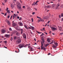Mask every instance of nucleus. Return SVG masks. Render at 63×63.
Segmentation results:
<instances>
[{
    "label": "nucleus",
    "mask_w": 63,
    "mask_h": 63,
    "mask_svg": "<svg viewBox=\"0 0 63 63\" xmlns=\"http://www.w3.org/2000/svg\"><path fill=\"white\" fill-rule=\"evenodd\" d=\"M41 49L42 50L44 49V50H45V49H46V48L44 47H43V42L42 41L41 42Z\"/></svg>",
    "instance_id": "f257e3e1"
},
{
    "label": "nucleus",
    "mask_w": 63,
    "mask_h": 63,
    "mask_svg": "<svg viewBox=\"0 0 63 63\" xmlns=\"http://www.w3.org/2000/svg\"><path fill=\"white\" fill-rule=\"evenodd\" d=\"M24 46V44H20L19 45V48H21L22 47H23Z\"/></svg>",
    "instance_id": "f03ea898"
},
{
    "label": "nucleus",
    "mask_w": 63,
    "mask_h": 63,
    "mask_svg": "<svg viewBox=\"0 0 63 63\" xmlns=\"http://www.w3.org/2000/svg\"><path fill=\"white\" fill-rule=\"evenodd\" d=\"M21 42V39H18L16 41V42L17 44H20Z\"/></svg>",
    "instance_id": "7ed1b4c3"
},
{
    "label": "nucleus",
    "mask_w": 63,
    "mask_h": 63,
    "mask_svg": "<svg viewBox=\"0 0 63 63\" xmlns=\"http://www.w3.org/2000/svg\"><path fill=\"white\" fill-rule=\"evenodd\" d=\"M23 37L25 39H26V35L25 33H23L22 34Z\"/></svg>",
    "instance_id": "20e7f679"
},
{
    "label": "nucleus",
    "mask_w": 63,
    "mask_h": 63,
    "mask_svg": "<svg viewBox=\"0 0 63 63\" xmlns=\"http://www.w3.org/2000/svg\"><path fill=\"white\" fill-rule=\"evenodd\" d=\"M17 9L19 10H21V5L17 6Z\"/></svg>",
    "instance_id": "39448f33"
},
{
    "label": "nucleus",
    "mask_w": 63,
    "mask_h": 63,
    "mask_svg": "<svg viewBox=\"0 0 63 63\" xmlns=\"http://www.w3.org/2000/svg\"><path fill=\"white\" fill-rule=\"evenodd\" d=\"M16 6H20L21 5V4H20V2H19L17 1L16 2Z\"/></svg>",
    "instance_id": "423d86ee"
},
{
    "label": "nucleus",
    "mask_w": 63,
    "mask_h": 63,
    "mask_svg": "<svg viewBox=\"0 0 63 63\" xmlns=\"http://www.w3.org/2000/svg\"><path fill=\"white\" fill-rule=\"evenodd\" d=\"M52 30L53 31H54V30H57V28L53 27L52 29Z\"/></svg>",
    "instance_id": "0eeeda50"
},
{
    "label": "nucleus",
    "mask_w": 63,
    "mask_h": 63,
    "mask_svg": "<svg viewBox=\"0 0 63 63\" xmlns=\"http://www.w3.org/2000/svg\"><path fill=\"white\" fill-rule=\"evenodd\" d=\"M38 2H39V1H37L35 3H33L32 4V5L33 6H35V5H37L38 4H37V3Z\"/></svg>",
    "instance_id": "6e6552de"
},
{
    "label": "nucleus",
    "mask_w": 63,
    "mask_h": 63,
    "mask_svg": "<svg viewBox=\"0 0 63 63\" xmlns=\"http://www.w3.org/2000/svg\"><path fill=\"white\" fill-rule=\"evenodd\" d=\"M56 6V4H53L52 5V7L53 9H55V7Z\"/></svg>",
    "instance_id": "1a4fd4ad"
},
{
    "label": "nucleus",
    "mask_w": 63,
    "mask_h": 63,
    "mask_svg": "<svg viewBox=\"0 0 63 63\" xmlns=\"http://www.w3.org/2000/svg\"><path fill=\"white\" fill-rule=\"evenodd\" d=\"M18 24L19 25H20V26H22L23 25V24H22V22H19L18 23Z\"/></svg>",
    "instance_id": "9d476101"
},
{
    "label": "nucleus",
    "mask_w": 63,
    "mask_h": 63,
    "mask_svg": "<svg viewBox=\"0 0 63 63\" xmlns=\"http://www.w3.org/2000/svg\"><path fill=\"white\" fill-rule=\"evenodd\" d=\"M1 32L2 33H5L6 32V31L4 29L1 30Z\"/></svg>",
    "instance_id": "9b49d317"
},
{
    "label": "nucleus",
    "mask_w": 63,
    "mask_h": 63,
    "mask_svg": "<svg viewBox=\"0 0 63 63\" xmlns=\"http://www.w3.org/2000/svg\"><path fill=\"white\" fill-rule=\"evenodd\" d=\"M5 37H7V38H9V37L10 36V34H5Z\"/></svg>",
    "instance_id": "f8f14e48"
},
{
    "label": "nucleus",
    "mask_w": 63,
    "mask_h": 63,
    "mask_svg": "<svg viewBox=\"0 0 63 63\" xmlns=\"http://www.w3.org/2000/svg\"><path fill=\"white\" fill-rule=\"evenodd\" d=\"M16 24L15 23H13L12 24V26L13 27H14L15 26H16Z\"/></svg>",
    "instance_id": "ddd939ff"
},
{
    "label": "nucleus",
    "mask_w": 63,
    "mask_h": 63,
    "mask_svg": "<svg viewBox=\"0 0 63 63\" xmlns=\"http://www.w3.org/2000/svg\"><path fill=\"white\" fill-rule=\"evenodd\" d=\"M16 36H19L20 35V33L17 32L16 33Z\"/></svg>",
    "instance_id": "4468645a"
},
{
    "label": "nucleus",
    "mask_w": 63,
    "mask_h": 63,
    "mask_svg": "<svg viewBox=\"0 0 63 63\" xmlns=\"http://www.w3.org/2000/svg\"><path fill=\"white\" fill-rule=\"evenodd\" d=\"M7 23L8 25H10V24H11V23H10V21H9V20H7Z\"/></svg>",
    "instance_id": "2eb2a0df"
},
{
    "label": "nucleus",
    "mask_w": 63,
    "mask_h": 63,
    "mask_svg": "<svg viewBox=\"0 0 63 63\" xmlns=\"http://www.w3.org/2000/svg\"><path fill=\"white\" fill-rule=\"evenodd\" d=\"M44 19H47V16H45L44 17Z\"/></svg>",
    "instance_id": "dca6fc26"
},
{
    "label": "nucleus",
    "mask_w": 63,
    "mask_h": 63,
    "mask_svg": "<svg viewBox=\"0 0 63 63\" xmlns=\"http://www.w3.org/2000/svg\"><path fill=\"white\" fill-rule=\"evenodd\" d=\"M24 26L25 28L26 29H28V27H27V26H26V25H24Z\"/></svg>",
    "instance_id": "f3484780"
},
{
    "label": "nucleus",
    "mask_w": 63,
    "mask_h": 63,
    "mask_svg": "<svg viewBox=\"0 0 63 63\" xmlns=\"http://www.w3.org/2000/svg\"><path fill=\"white\" fill-rule=\"evenodd\" d=\"M31 27H32L31 29H32V30H34V29H35V28H34V27L32 26H31Z\"/></svg>",
    "instance_id": "a211bd4d"
},
{
    "label": "nucleus",
    "mask_w": 63,
    "mask_h": 63,
    "mask_svg": "<svg viewBox=\"0 0 63 63\" xmlns=\"http://www.w3.org/2000/svg\"><path fill=\"white\" fill-rule=\"evenodd\" d=\"M21 30V34H22L23 33V29H20Z\"/></svg>",
    "instance_id": "6ab92c4d"
},
{
    "label": "nucleus",
    "mask_w": 63,
    "mask_h": 63,
    "mask_svg": "<svg viewBox=\"0 0 63 63\" xmlns=\"http://www.w3.org/2000/svg\"><path fill=\"white\" fill-rule=\"evenodd\" d=\"M59 30L61 31V29H62V28L61 27H59Z\"/></svg>",
    "instance_id": "aec40b11"
},
{
    "label": "nucleus",
    "mask_w": 63,
    "mask_h": 63,
    "mask_svg": "<svg viewBox=\"0 0 63 63\" xmlns=\"http://www.w3.org/2000/svg\"><path fill=\"white\" fill-rule=\"evenodd\" d=\"M8 14H10V11L9 10H7Z\"/></svg>",
    "instance_id": "412c9836"
},
{
    "label": "nucleus",
    "mask_w": 63,
    "mask_h": 63,
    "mask_svg": "<svg viewBox=\"0 0 63 63\" xmlns=\"http://www.w3.org/2000/svg\"><path fill=\"white\" fill-rule=\"evenodd\" d=\"M54 44H55V45L56 46H57L58 45V43H57V42H54Z\"/></svg>",
    "instance_id": "4be33fe9"
},
{
    "label": "nucleus",
    "mask_w": 63,
    "mask_h": 63,
    "mask_svg": "<svg viewBox=\"0 0 63 63\" xmlns=\"http://www.w3.org/2000/svg\"><path fill=\"white\" fill-rule=\"evenodd\" d=\"M47 42H49V41H50V39H49L48 38L47 40Z\"/></svg>",
    "instance_id": "5701e85b"
},
{
    "label": "nucleus",
    "mask_w": 63,
    "mask_h": 63,
    "mask_svg": "<svg viewBox=\"0 0 63 63\" xmlns=\"http://www.w3.org/2000/svg\"><path fill=\"white\" fill-rule=\"evenodd\" d=\"M52 47L54 48H56V46L55 45H53V46H52Z\"/></svg>",
    "instance_id": "b1692460"
},
{
    "label": "nucleus",
    "mask_w": 63,
    "mask_h": 63,
    "mask_svg": "<svg viewBox=\"0 0 63 63\" xmlns=\"http://www.w3.org/2000/svg\"><path fill=\"white\" fill-rule=\"evenodd\" d=\"M15 14H14V16H13V19H14L15 18Z\"/></svg>",
    "instance_id": "393cba45"
},
{
    "label": "nucleus",
    "mask_w": 63,
    "mask_h": 63,
    "mask_svg": "<svg viewBox=\"0 0 63 63\" xmlns=\"http://www.w3.org/2000/svg\"><path fill=\"white\" fill-rule=\"evenodd\" d=\"M60 4L59 3H58V4L57 6L59 7V6H60Z\"/></svg>",
    "instance_id": "a878e982"
},
{
    "label": "nucleus",
    "mask_w": 63,
    "mask_h": 63,
    "mask_svg": "<svg viewBox=\"0 0 63 63\" xmlns=\"http://www.w3.org/2000/svg\"><path fill=\"white\" fill-rule=\"evenodd\" d=\"M37 33H38V34H41V33H42V32H36Z\"/></svg>",
    "instance_id": "bb28decb"
},
{
    "label": "nucleus",
    "mask_w": 63,
    "mask_h": 63,
    "mask_svg": "<svg viewBox=\"0 0 63 63\" xmlns=\"http://www.w3.org/2000/svg\"><path fill=\"white\" fill-rule=\"evenodd\" d=\"M49 45V44H46L45 46L46 47H47V46H48Z\"/></svg>",
    "instance_id": "cd10ccee"
},
{
    "label": "nucleus",
    "mask_w": 63,
    "mask_h": 63,
    "mask_svg": "<svg viewBox=\"0 0 63 63\" xmlns=\"http://www.w3.org/2000/svg\"><path fill=\"white\" fill-rule=\"evenodd\" d=\"M19 20H22V18L21 17H20Z\"/></svg>",
    "instance_id": "c85d7f7f"
},
{
    "label": "nucleus",
    "mask_w": 63,
    "mask_h": 63,
    "mask_svg": "<svg viewBox=\"0 0 63 63\" xmlns=\"http://www.w3.org/2000/svg\"><path fill=\"white\" fill-rule=\"evenodd\" d=\"M55 8L56 9H58V6H57Z\"/></svg>",
    "instance_id": "c756f323"
},
{
    "label": "nucleus",
    "mask_w": 63,
    "mask_h": 63,
    "mask_svg": "<svg viewBox=\"0 0 63 63\" xmlns=\"http://www.w3.org/2000/svg\"><path fill=\"white\" fill-rule=\"evenodd\" d=\"M41 21L42 22H44V20L41 19Z\"/></svg>",
    "instance_id": "7c9ffc66"
},
{
    "label": "nucleus",
    "mask_w": 63,
    "mask_h": 63,
    "mask_svg": "<svg viewBox=\"0 0 63 63\" xmlns=\"http://www.w3.org/2000/svg\"><path fill=\"white\" fill-rule=\"evenodd\" d=\"M45 7L46 8H48V6H45Z\"/></svg>",
    "instance_id": "2f4dec72"
},
{
    "label": "nucleus",
    "mask_w": 63,
    "mask_h": 63,
    "mask_svg": "<svg viewBox=\"0 0 63 63\" xmlns=\"http://www.w3.org/2000/svg\"><path fill=\"white\" fill-rule=\"evenodd\" d=\"M37 18H39V19H41V18L40 17H39L38 16H37Z\"/></svg>",
    "instance_id": "473e14b6"
},
{
    "label": "nucleus",
    "mask_w": 63,
    "mask_h": 63,
    "mask_svg": "<svg viewBox=\"0 0 63 63\" xmlns=\"http://www.w3.org/2000/svg\"><path fill=\"white\" fill-rule=\"evenodd\" d=\"M53 41L52 42H51V43H50L49 44H53Z\"/></svg>",
    "instance_id": "72a5a7b5"
},
{
    "label": "nucleus",
    "mask_w": 63,
    "mask_h": 63,
    "mask_svg": "<svg viewBox=\"0 0 63 63\" xmlns=\"http://www.w3.org/2000/svg\"><path fill=\"white\" fill-rule=\"evenodd\" d=\"M48 8H51V6H50V5L48 6Z\"/></svg>",
    "instance_id": "f704fd0d"
},
{
    "label": "nucleus",
    "mask_w": 63,
    "mask_h": 63,
    "mask_svg": "<svg viewBox=\"0 0 63 63\" xmlns=\"http://www.w3.org/2000/svg\"><path fill=\"white\" fill-rule=\"evenodd\" d=\"M32 22H33V18H32Z\"/></svg>",
    "instance_id": "c9c22d12"
},
{
    "label": "nucleus",
    "mask_w": 63,
    "mask_h": 63,
    "mask_svg": "<svg viewBox=\"0 0 63 63\" xmlns=\"http://www.w3.org/2000/svg\"><path fill=\"white\" fill-rule=\"evenodd\" d=\"M11 7H12V8L14 7V6L12 5V4L11 5Z\"/></svg>",
    "instance_id": "e433bc0d"
},
{
    "label": "nucleus",
    "mask_w": 63,
    "mask_h": 63,
    "mask_svg": "<svg viewBox=\"0 0 63 63\" xmlns=\"http://www.w3.org/2000/svg\"><path fill=\"white\" fill-rule=\"evenodd\" d=\"M9 30L10 31H12V29L11 28H9Z\"/></svg>",
    "instance_id": "4c0bfd02"
},
{
    "label": "nucleus",
    "mask_w": 63,
    "mask_h": 63,
    "mask_svg": "<svg viewBox=\"0 0 63 63\" xmlns=\"http://www.w3.org/2000/svg\"><path fill=\"white\" fill-rule=\"evenodd\" d=\"M50 28H51V29H52V28L53 27H52L51 26H50Z\"/></svg>",
    "instance_id": "58836bf2"
},
{
    "label": "nucleus",
    "mask_w": 63,
    "mask_h": 63,
    "mask_svg": "<svg viewBox=\"0 0 63 63\" xmlns=\"http://www.w3.org/2000/svg\"><path fill=\"white\" fill-rule=\"evenodd\" d=\"M41 40L42 41H43L44 40V38H42L41 39Z\"/></svg>",
    "instance_id": "ea45409f"
},
{
    "label": "nucleus",
    "mask_w": 63,
    "mask_h": 63,
    "mask_svg": "<svg viewBox=\"0 0 63 63\" xmlns=\"http://www.w3.org/2000/svg\"><path fill=\"white\" fill-rule=\"evenodd\" d=\"M5 2H7V0H4Z\"/></svg>",
    "instance_id": "a19ab883"
},
{
    "label": "nucleus",
    "mask_w": 63,
    "mask_h": 63,
    "mask_svg": "<svg viewBox=\"0 0 63 63\" xmlns=\"http://www.w3.org/2000/svg\"><path fill=\"white\" fill-rule=\"evenodd\" d=\"M10 40H11V41L13 40V37H12L10 39Z\"/></svg>",
    "instance_id": "79ce46f5"
},
{
    "label": "nucleus",
    "mask_w": 63,
    "mask_h": 63,
    "mask_svg": "<svg viewBox=\"0 0 63 63\" xmlns=\"http://www.w3.org/2000/svg\"><path fill=\"white\" fill-rule=\"evenodd\" d=\"M20 1L21 3H22V1H21V0H20Z\"/></svg>",
    "instance_id": "37998d69"
},
{
    "label": "nucleus",
    "mask_w": 63,
    "mask_h": 63,
    "mask_svg": "<svg viewBox=\"0 0 63 63\" xmlns=\"http://www.w3.org/2000/svg\"><path fill=\"white\" fill-rule=\"evenodd\" d=\"M16 36L14 38V39L15 40H16Z\"/></svg>",
    "instance_id": "c03bdc74"
},
{
    "label": "nucleus",
    "mask_w": 63,
    "mask_h": 63,
    "mask_svg": "<svg viewBox=\"0 0 63 63\" xmlns=\"http://www.w3.org/2000/svg\"><path fill=\"white\" fill-rule=\"evenodd\" d=\"M42 43H44V42H45V41H44V40H42Z\"/></svg>",
    "instance_id": "a18cd8bd"
},
{
    "label": "nucleus",
    "mask_w": 63,
    "mask_h": 63,
    "mask_svg": "<svg viewBox=\"0 0 63 63\" xmlns=\"http://www.w3.org/2000/svg\"><path fill=\"white\" fill-rule=\"evenodd\" d=\"M40 21H40V20L39 19L38 20V22H40Z\"/></svg>",
    "instance_id": "49530a36"
},
{
    "label": "nucleus",
    "mask_w": 63,
    "mask_h": 63,
    "mask_svg": "<svg viewBox=\"0 0 63 63\" xmlns=\"http://www.w3.org/2000/svg\"><path fill=\"white\" fill-rule=\"evenodd\" d=\"M59 18H61V16H60V15H59Z\"/></svg>",
    "instance_id": "de8ad7c7"
},
{
    "label": "nucleus",
    "mask_w": 63,
    "mask_h": 63,
    "mask_svg": "<svg viewBox=\"0 0 63 63\" xmlns=\"http://www.w3.org/2000/svg\"><path fill=\"white\" fill-rule=\"evenodd\" d=\"M13 17V16L12 15L11 16V18H10V19H12V17Z\"/></svg>",
    "instance_id": "09e8293b"
},
{
    "label": "nucleus",
    "mask_w": 63,
    "mask_h": 63,
    "mask_svg": "<svg viewBox=\"0 0 63 63\" xmlns=\"http://www.w3.org/2000/svg\"><path fill=\"white\" fill-rule=\"evenodd\" d=\"M34 9H35V11H37V9H36V8H34Z\"/></svg>",
    "instance_id": "8fccbe9b"
},
{
    "label": "nucleus",
    "mask_w": 63,
    "mask_h": 63,
    "mask_svg": "<svg viewBox=\"0 0 63 63\" xmlns=\"http://www.w3.org/2000/svg\"><path fill=\"white\" fill-rule=\"evenodd\" d=\"M8 7H7L6 8V11H8Z\"/></svg>",
    "instance_id": "3c124183"
},
{
    "label": "nucleus",
    "mask_w": 63,
    "mask_h": 63,
    "mask_svg": "<svg viewBox=\"0 0 63 63\" xmlns=\"http://www.w3.org/2000/svg\"><path fill=\"white\" fill-rule=\"evenodd\" d=\"M34 41H35V42H36V38H35L34 39Z\"/></svg>",
    "instance_id": "603ef678"
},
{
    "label": "nucleus",
    "mask_w": 63,
    "mask_h": 63,
    "mask_svg": "<svg viewBox=\"0 0 63 63\" xmlns=\"http://www.w3.org/2000/svg\"><path fill=\"white\" fill-rule=\"evenodd\" d=\"M23 8H25V6H23Z\"/></svg>",
    "instance_id": "864d4df0"
},
{
    "label": "nucleus",
    "mask_w": 63,
    "mask_h": 63,
    "mask_svg": "<svg viewBox=\"0 0 63 63\" xmlns=\"http://www.w3.org/2000/svg\"><path fill=\"white\" fill-rule=\"evenodd\" d=\"M29 48H30V49H33V48L31 47H31Z\"/></svg>",
    "instance_id": "5fc2aeb1"
},
{
    "label": "nucleus",
    "mask_w": 63,
    "mask_h": 63,
    "mask_svg": "<svg viewBox=\"0 0 63 63\" xmlns=\"http://www.w3.org/2000/svg\"><path fill=\"white\" fill-rule=\"evenodd\" d=\"M31 47V46H28V48H30V47Z\"/></svg>",
    "instance_id": "6e6d98bb"
},
{
    "label": "nucleus",
    "mask_w": 63,
    "mask_h": 63,
    "mask_svg": "<svg viewBox=\"0 0 63 63\" xmlns=\"http://www.w3.org/2000/svg\"><path fill=\"white\" fill-rule=\"evenodd\" d=\"M61 16L63 17V14H62V15H61Z\"/></svg>",
    "instance_id": "4d7b16f0"
},
{
    "label": "nucleus",
    "mask_w": 63,
    "mask_h": 63,
    "mask_svg": "<svg viewBox=\"0 0 63 63\" xmlns=\"http://www.w3.org/2000/svg\"><path fill=\"white\" fill-rule=\"evenodd\" d=\"M35 14V12H33L32 13V15H34Z\"/></svg>",
    "instance_id": "13d9d810"
},
{
    "label": "nucleus",
    "mask_w": 63,
    "mask_h": 63,
    "mask_svg": "<svg viewBox=\"0 0 63 63\" xmlns=\"http://www.w3.org/2000/svg\"><path fill=\"white\" fill-rule=\"evenodd\" d=\"M44 35V34L42 33V34L41 35V36H42L43 35Z\"/></svg>",
    "instance_id": "bf43d9fd"
},
{
    "label": "nucleus",
    "mask_w": 63,
    "mask_h": 63,
    "mask_svg": "<svg viewBox=\"0 0 63 63\" xmlns=\"http://www.w3.org/2000/svg\"><path fill=\"white\" fill-rule=\"evenodd\" d=\"M15 17H16V16H17V15H16L15 14Z\"/></svg>",
    "instance_id": "052dcab7"
},
{
    "label": "nucleus",
    "mask_w": 63,
    "mask_h": 63,
    "mask_svg": "<svg viewBox=\"0 0 63 63\" xmlns=\"http://www.w3.org/2000/svg\"><path fill=\"white\" fill-rule=\"evenodd\" d=\"M7 15V13H6L4 15L5 16H6Z\"/></svg>",
    "instance_id": "680f3d73"
},
{
    "label": "nucleus",
    "mask_w": 63,
    "mask_h": 63,
    "mask_svg": "<svg viewBox=\"0 0 63 63\" xmlns=\"http://www.w3.org/2000/svg\"><path fill=\"white\" fill-rule=\"evenodd\" d=\"M29 29H31L32 27H29Z\"/></svg>",
    "instance_id": "e2e57ef3"
},
{
    "label": "nucleus",
    "mask_w": 63,
    "mask_h": 63,
    "mask_svg": "<svg viewBox=\"0 0 63 63\" xmlns=\"http://www.w3.org/2000/svg\"><path fill=\"white\" fill-rule=\"evenodd\" d=\"M61 8H63V5H62L61 6Z\"/></svg>",
    "instance_id": "0e129e2a"
},
{
    "label": "nucleus",
    "mask_w": 63,
    "mask_h": 63,
    "mask_svg": "<svg viewBox=\"0 0 63 63\" xmlns=\"http://www.w3.org/2000/svg\"><path fill=\"white\" fill-rule=\"evenodd\" d=\"M61 21H63V18H62V20H61Z\"/></svg>",
    "instance_id": "69168bd1"
},
{
    "label": "nucleus",
    "mask_w": 63,
    "mask_h": 63,
    "mask_svg": "<svg viewBox=\"0 0 63 63\" xmlns=\"http://www.w3.org/2000/svg\"><path fill=\"white\" fill-rule=\"evenodd\" d=\"M49 22H50V21H48V22H47V23H49Z\"/></svg>",
    "instance_id": "338daca9"
},
{
    "label": "nucleus",
    "mask_w": 63,
    "mask_h": 63,
    "mask_svg": "<svg viewBox=\"0 0 63 63\" xmlns=\"http://www.w3.org/2000/svg\"><path fill=\"white\" fill-rule=\"evenodd\" d=\"M9 17H10V16H7V18H9Z\"/></svg>",
    "instance_id": "774afa93"
}]
</instances>
